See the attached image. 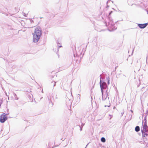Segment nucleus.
<instances>
[{
    "label": "nucleus",
    "instance_id": "obj_1",
    "mask_svg": "<svg viewBox=\"0 0 148 148\" xmlns=\"http://www.w3.org/2000/svg\"><path fill=\"white\" fill-rule=\"evenodd\" d=\"M33 41L34 43L37 42L39 40L42 34L41 28H36L33 34Z\"/></svg>",
    "mask_w": 148,
    "mask_h": 148
},
{
    "label": "nucleus",
    "instance_id": "obj_2",
    "mask_svg": "<svg viewBox=\"0 0 148 148\" xmlns=\"http://www.w3.org/2000/svg\"><path fill=\"white\" fill-rule=\"evenodd\" d=\"M99 84L101 93L103 94V90L106 89L107 87V84L106 82L101 80L100 81Z\"/></svg>",
    "mask_w": 148,
    "mask_h": 148
},
{
    "label": "nucleus",
    "instance_id": "obj_3",
    "mask_svg": "<svg viewBox=\"0 0 148 148\" xmlns=\"http://www.w3.org/2000/svg\"><path fill=\"white\" fill-rule=\"evenodd\" d=\"M6 114L4 113L0 116V122L1 123H4L7 119Z\"/></svg>",
    "mask_w": 148,
    "mask_h": 148
},
{
    "label": "nucleus",
    "instance_id": "obj_4",
    "mask_svg": "<svg viewBox=\"0 0 148 148\" xmlns=\"http://www.w3.org/2000/svg\"><path fill=\"white\" fill-rule=\"evenodd\" d=\"M117 28H107L106 29H103L100 30V28H96L95 29L97 32H101L102 31H108L110 32H112L114 31V30H115Z\"/></svg>",
    "mask_w": 148,
    "mask_h": 148
},
{
    "label": "nucleus",
    "instance_id": "obj_5",
    "mask_svg": "<svg viewBox=\"0 0 148 148\" xmlns=\"http://www.w3.org/2000/svg\"><path fill=\"white\" fill-rule=\"evenodd\" d=\"M107 90L106 91V94L104 95H103V94L102 93V100L103 101H105L106 100H107L108 99V100H109V97H108V92Z\"/></svg>",
    "mask_w": 148,
    "mask_h": 148
},
{
    "label": "nucleus",
    "instance_id": "obj_6",
    "mask_svg": "<svg viewBox=\"0 0 148 148\" xmlns=\"http://www.w3.org/2000/svg\"><path fill=\"white\" fill-rule=\"evenodd\" d=\"M148 24V23L144 24H136L135 23V26L138 25L139 28H145Z\"/></svg>",
    "mask_w": 148,
    "mask_h": 148
},
{
    "label": "nucleus",
    "instance_id": "obj_7",
    "mask_svg": "<svg viewBox=\"0 0 148 148\" xmlns=\"http://www.w3.org/2000/svg\"><path fill=\"white\" fill-rule=\"evenodd\" d=\"M141 130H142L145 132H148V126H147L146 127H145V129L144 127L143 128V129H141Z\"/></svg>",
    "mask_w": 148,
    "mask_h": 148
},
{
    "label": "nucleus",
    "instance_id": "obj_8",
    "mask_svg": "<svg viewBox=\"0 0 148 148\" xmlns=\"http://www.w3.org/2000/svg\"><path fill=\"white\" fill-rule=\"evenodd\" d=\"M141 132L143 136V137H145L148 136V134L146 133V132H145L142 130H141Z\"/></svg>",
    "mask_w": 148,
    "mask_h": 148
},
{
    "label": "nucleus",
    "instance_id": "obj_9",
    "mask_svg": "<svg viewBox=\"0 0 148 148\" xmlns=\"http://www.w3.org/2000/svg\"><path fill=\"white\" fill-rule=\"evenodd\" d=\"M143 128L144 127V129H145V127H146L147 126V121H145L144 122L143 121Z\"/></svg>",
    "mask_w": 148,
    "mask_h": 148
},
{
    "label": "nucleus",
    "instance_id": "obj_10",
    "mask_svg": "<svg viewBox=\"0 0 148 148\" xmlns=\"http://www.w3.org/2000/svg\"><path fill=\"white\" fill-rule=\"evenodd\" d=\"M135 131L136 132H138L140 131V127L139 126H137L135 127Z\"/></svg>",
    "mask_w": 148,
    "mask_h": 148
},
{
    "label": "nucleus",
    "instance_id": "obj_11",
    "mask_svg": "<svg viewBox=\"0 0 148 148\" xmlns=\"http://www.w3.org/2000/svg\"><path fill=\"white\" fill-rule=\"evenodd\" d=\"M101 140L102 142L104 143L106 142V140L105 138L102 137L101 138Z\"/></svg>",
    "mask_w": 148,
    "mask_h": 148
},
{
    "label": "nucleus",
    "instance_id": "obj_12",
    "mask_svg": "<svg viewBox=\"0 0 148 148\" xmlns=\"http://www.w3.org/2000/svg\"><path fill=\"white\" fill-rule=\"evenodd\" d=\"M105 77L104 76H103V75H102L101 74L100 75V80H101V79H105Z\"/></svg>",
    "mask_w": 148,
    "mask_h": 148
},
{
    "label": "nucleus",
    "instance_id": "obj_13",
    "mask_svg": "<svg viewBox=\"0 0 148 148\" xmlns=\"http://www.w3.org/2000/svg\"><path fill=\"white\" fill-rule=\"evenodd\" d=\"M145 5H145L143 3H141L140 5V6H141V7L143 8L144 7L146 8V6H145Z\"/></svg>",
    "mask_w": 148,
    "mask_h": 148
},
{
    "label": "nucleus",
    "instance_id": "obj_14",
    "mask_svg": "<svg viewBox=\"0 0 148 148\" xmlns=\"http://www.w3.org/2000/svg\"><path fill=\"white\" fill-rule=\"evenodd\" d=\"M56 82H55V81L53 82H51V84L52 85L53 84V87H54L56 85Z\"/></svg>",
    "mask_w": 148,
    "mask_h": 148
},
{
    "label": "nucleus",
    "instance_id": "obj_15",
    "mask_svg": "<svg viewBox=\"0 0 148 148\" xmlns=\"http://www.w3.org/2000/svg\"><path fill=\"white\" fill-rule=\"evenodd\" d=\"M14 99L16 100H18V98L17 97L16 94L15 93L14 94Z\"/></svg>",
    "mask_w": 148,
    "mask_h": 148
},
{
    "label": "nucleus",
    "instance_id": "obj_16",
    "mask_svg": "<svg viewBox=\"0 0 148 148\" xmlns=\"http://www.w3.org/2000/svg\"><path fill=\"white\" fill-rule=\"evenodd\" d=\"M110 78L109 77H108V85H109L110 84Z\"/></svg>",
    "mask_w": 148,
    "mask_h": 148
},
{
    "label": "nucleus",
    "instance_id": "obj_17",
    "mask_svg": "<svg viewBox=\"0 0 148 148\" xmlns=\"http://www.w3.org/2000/svg\"><path fill=\"white\" fill-rule=\"evenodd\" d=\"M147 115H145V117L144 118V121H147Z\"/></svg>",
    "mask_w": 148,
    "mask_h": 148
},
{
    "label": "nucleus",
    "instance_id": "obj_18",
    "mask_svg": "<svg viewBox=\"0 0 148 148\" xmlns=\"http://www.w3.org/2000/svg\"><path fill=\"white\" fill-rule=\"evenodd\" d=\"M148 114V110L146 111L145 112V115H147V116Z\"/></svg>",
    "mask_w": 148,
    "mask_h": 148
},
{
    "label": "nucleus",
    "instance_id": "obj_19",
    "mask_svg": "<svg viewBox=\"0 0 148 148\" xmlns=\"http://www.w3.org/2000/svg\"><path fill=\"white\" fill-rule=\"evenodd\" d=\"M27 14H26L25 13H24L23 14L24 16L25 17H27Z\"/></svg>",
    "mask_w": 148,
    "mask_h": 148
},
{
    "label": "nucleus",
    "instance_id": "obj_20",
    "mask_svg": "<svg viewBox=\"0 0 148 148\" xmlns=\"http://www.w3.org/2000/svg\"><path fill=\"white\" fill-rule=\"evenodd\" d=\"M84 124L83 123H82L81 124V125H79L81 127H83V126H84Z\"/></svg>",
    "mask_w": 148,
    "mask_h": 148
},
{
    "label": "nucleus",
    "instance_id": "obj_21",
    "mask_svg": "<svg viewBox=\"0 0 148 148\" xmlns=\"http://www.w3.org/2000/svg\"><path fill=\"white\" fill-rule=\"evenodd\" d=\"M2 103V100H1V101H0V107L1 106V105Z\"/></svg>",
    "mask_w": 148,
    "mask_h": 148
},
{
    "label": "nucleus",
    "instance_id": "obj_22",
    "mask_svg": "<svg viewBox=\"0 0 148 148\" xmlns=\"http://www.w3.org/2000/svg\"><path fill=\"white\" fill-rule=\"evenodd\" d=\"M79 127L80 128V131H82V127H81L79 125Z\"/></svg>",
    "mask_w": 148,
    "mask_h": 148
},
{
    "label": "nucleus",
    "instance_id": "obj_23",
    "mask_svg": "<svg viewBox=\"0 0 148 148\" xmlns=\"http://www.w3.org/2000/svg\"><path fill=\"white\" fill-rule=\"evenodd\" d=\"M124 112L123 111V112L121 113V116H122L124 114Z\"/></svg>",
    "mask_w": 148,
    "mask_h": 148
},
{
    "label": "nucleus",
    "instance_id": "obj_24",
    "mask_svg": "<svg viewBox=\"0 0 148 148\" xmlns=\"http://www.w3.org/2000/svg\"><path fill=\"white\" fill-rule=\"evenodd\" d=\"M112 12V11H111L110 12V13H109V16H110V14H111Z\"/></svg>",
    "mask_w": 148,
    "mask_h": 148
},
{
    "label": "nucleus",
    "instance_id": "obj_25",
    "mask_svg": "<svg viewBox=\"0 0 148 148\" xmlns=\"http://www.w3.org/2000/svg\"><path fill=\"white\" fill-rule=\"evenodd\" d=\"M89 144V143H88L87 145H86V147H85V148H86V147H87V146H88V144Z\"/></svg>",
    "mask_w": 148,
    "mask_h": 148
},
{
    "label": "nucleus",
    "instance_id": "obj_26",
    "mask_svg": "<svg viewBox=\"0 0 148 148\" xmlns=\"http://www.w3.org/2000/svg\"><path fill=\"white\" fill-rule=\"evenodd\" d=\"M58 49H59V48L62 47V46H58Z\"/></svg>",
    "mask_w": 148,
    "mask_h": 148
},
{
    "label": "nucleus",
    "instance_id": "obj_27",
    "mask_svg": "<svg viewBox=\"0 0 148 148\" xmlns=\"http://www.w3.org/2000/svg\"><path fill=\"white\" fill-rule=\"evenodd\" d=\"M74 57L75 58V54H73Z\"/></svg>",
    "mask_w": 148,
    "mask_h": 148
},
{
    "label": "nucleus",
    "instance_id": "obj_28",
    "mask_svg": "<svg viewBox=\"0 0 148 148\" xmlns=\"http://www.w3.org/2000/svg\"><path fill=\"white\" fill-rule=\"evenodd\" d=\"M130 111H131V112L132 113H133V110H130Z\"/></svg>",
    "mask_w": 148,
    "mask_h": 148
},
{
    "label": "nucleus",
    "instance_id": "obj_29",
    "mask_svg": "<svg viewBox=\"0 0 148 148\" xmlns=\"http://www.w3.org/2000/svg\"><path fill=\"white\" fill-rule=\"evenodd\" d=\"M32 22H33V23H34V21H33V20H32V21H31V23H32Z\"/></svg>",
    "mask_w": 148,
    "mask_h": 148
},
{
    "label": "nucleus",
    "instance_id": "obj_30",
    "mask_svg": "<svg viewBox=\"0 0 148 148\" xmlns=\"http://www.w3.org/2000/svg\"><path fill=\"white\" fill-rule=\"evenodd\" d=\"M59 42L58 41H57V43H58V44L59 43Z\"/></svg>",
    "mask_w": 148,
    "mask_h": 148
},
{
    "label": "nucleus",
    "instance_id": "obj_31",
    "mask_svg": "<svg viewBox=\"0 0 148 148\" xmlns=\"http://www.w3.org/2000/svg\"><path fill=\"white\" fill-rule=\"evenodd\" d=\"M147 14H148V10H147Z\"/></svg>",
    "mask_w": 148,
    "mask_h": 148
},
{
    "label": "nucleus",
    "instance_id": "obj_32",
    "mask_svg": "<svg viewBox=\"0 0 148 148\" xmlns=\"http://www.w3.org/2000/svg\"><path fill=\"white\" fill-rule=\"evenodd\" d=\"M110 116H111V118H110V119H111V118L112 117V116H111V115H110Z\"/></svg>",
    "mask_w": 148,
    "mask_h": 148
},
{
    "label": "nucleus",
    "instance_id": "obj_33",
    "mask_svg": "<svg viewBox=\"0 0 148 148\" xmlns=\"http://www.w3.org/2000/svg\"><path fill=\"white\" fill-rule=\"evenodd\" d=\"M108 107H109L110 106V105L109 106H107Z\"/></svg>",
    "mask_w": 148,
    "mask_h": 148
},
{
    "label": "nucleus",
    "instance_id": "obj_34",
    "mask_svg": "<svg viewBox=\"0 0 148 148\" xmlns=\"http://www.w3.org/2000/svg\"><path fill=\"white\" fill-rule=\"evenodd\" d=\"M50 100H51V98H50Z\"/></svg>",
    "mask_w": 148,
    "mask_h": 148
},
{
    "label": "nucleus",
    "instance_id": "obj_35",
    "mask_svg": "<svg viewBox=\"0 0 148 148\" xmlns=\"http://www.w3.org/2000/svg\"><path fill=\"white\" fill-rule=\"evenodd\" d=\"M48 146H49V147H50L49 144H48Z\"/></svg>",
    "mask_w": 148,
    "mask_h": 148
},
{
    "label": "nucleus",
    "instance_id": "obj_36",
    "mask_svg": "<svg viewBox=\"0 0 148 148\" xmlns=\"http://www.w3.org/2000/svg\"><path fill=\"white\" fill-rule=\"evenodd\" d=\"M106 106H106V105H105V107H106Z\"/></svg>",
    "mask_w": 148,
    "mask_h": 148
},
{
    "label": "nucleus",
    "instance_id": "obj_37",
    "mask_svg": "<svg viewBox=\"0 0 148 148\" xmlns=\"http://www.w3.org/2000/svg\"><path fill=\"white\" fill-rule=\"evenodd\" d=\"M76 57H77V55H76Z\"/></svg>",
    "mask_w": 148,
    "mask_h": 148
},
{
    "label": "nucleus",
    "instance_id": "obj_38",
    "mask_svg": "<svg viewBox=\"0 0 148 148\" xmlns=\"http://www.w3.org/2000/svg\"><path fill=\"white\" fill-rule=\"evenodd\" d=\"M115 108V107H114L113 108H114H114Z\"/></svg>",
    "mask_w": 148,
    "mask_h": 148
},
{
    "label": "nucleus",
    "instance_id": "obj_39",
    "mask_svg": "<svg viewBox=\"0 0 148 148\" xmlns=\"http://www.w3.org/2000/svg\"><path fill=\"white\" fill-rule=\"evenodd\" d=\"M56 99H57V97H56Z\"/></svg>",
    "mask_w": 148,
    "mask_h": 148
},
{
    "label": "nucleus",
    "instance_id": "obj_40",
    "mask_svg": "<svg viewBox=\"0 0 148 148\" xmlns=\"http://www.w3.org/2000/svg\"><path fill=\"white\" fill-rule=\"evenodd\" d=\"M132 62L131 63V64H132Z\"/></svg>",
    "mask_w": 148,
    "mask_h": 148
},
{
    "label": "nucleus",
    "instance_id": "obj_41",
    "mask_svg": "<svg viewBox=\"0 0 148 148\" xmlns=\"http://www.w3.org/2000/svg\"><path fill=\"white\" fill-rule=\"evenodd\" d=\"M108 1L107 2V3H108Z\"/></svg>",
    "mask_w": 148,
    "mask_h": 148
},
{
    "label": "nucleus",
    "instance_id": "obj_42",
    "mask_svg": "<svg viewBox=\"0 0 148 148\" xmlns=\"http://www.w3.org/2000/svg\"><path fill=\"white\" fill-rule=\"evenodd\" d=\"M128 60V59H127V61Z\"/></svg>",
    "mask_w": 148,
    "mask_h": 148
},
{
    "label": "nucleus",
    "instance_id": "obj_43",
    "mask_svg": "<svg viewBox=\"0 0 148 148\" xmlns=\"http://www.w3.org/2000/svg\"><path fill=\"white\" fill-rule=\"evenodd\" d=\"M33 27H32L31 28H32Z\"/></svg>",
    "mask_w": 148,
    "mask_h": 148
},
{
    "label": "nucleus",
    "instance_id": "obj_44",
    "mask_svg": "<svg viewBox=\"0 0 148 148\" xmlns=\"http://www.w3.org/2000/svg\"><path fill=\"white\" fill-rule=\"evenodd\" d=\"M1 100H0V101H1Z\"/></svg>",
    "mask_w": 148,
    "mask_h": 148
},
{
    "label": "nucleus",
    "instance_id": "obj_45",
    "mask_svg": "<svg viewBox=\"0 0 148 148\" xmlns=\"http://www.w3.org/2000/svg\"><path fill=\"white\" fill-rule=\"evenodd\" d=\"M1 100H0V101H1Z\"/></svg>",
    "mask_w": 148,
    "mask_h": 148
},
{
    "label": "nucleus",
    "instance_id": "obj_46",
    "mask_svg": "<svg viewBox=\"0 0 148 148\" xmlns=\"http://www.w3.org/2000/svg\"><path fill=\"white\" fill-rule=\"evenodd\" d=\"M1 100H0V101H1Z\"/></svg>",
    "mask_w": 148,
    "mask_h": 148
},
{
    "label": "nucleus",
    "instance_id": "obj_47",
    "mask_svg": "<svg viewBox=\"0 0 148 148\" xmlns=\"http://www.w3.org/2000/svg\"><path fill=\"white\" fill-rule=\"evenodd\" d=\"M148 137V136H147Z\"/></svg>",
    "mask_w": 148,
    "mask_h": 148
}]
</instances>
